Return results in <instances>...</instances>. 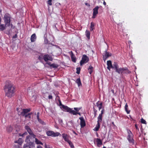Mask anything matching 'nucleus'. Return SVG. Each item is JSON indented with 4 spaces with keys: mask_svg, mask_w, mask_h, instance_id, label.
Wrapping results in <instances>:
<instances>
[{
    "mask_svg": "<svg viewBox=\"0 0 148 148\" xmlns=\"http://www.w3.org/2000/svg\"><path fill=\"white\" fill-rule=\"evenodd\" d=\"M3 89L5 96L9 98L14 96L16 91L15 86L10 80H7L5 82Z\"/></svg>",
    "mask_w": 148,
    "mask_h": 148,
    "instance_id": "f257e3e1",
    "label": "nucleus"
},
{
    "mask_svg": "<svg viewBox=\"0 0 148 148\" xmlns=\"http://www.w3.org/2000/svg\"><path fill=\"white\" fill-rule=\"evenodd\" d=\"M27 143L24 145L23 148H35L33 138L29 136H27L25 140Z\"/></svg>",
    "mask_w": 148,
    "mask_h": 148,
    "instance_id": "f03ea898",
    "label": "nucleus"
},
{
    "mask_svg": "<svg viewBox=\"0 0 148 148\" xmlns=\"http://www.w3.org/2000/svg\"><path fill=\"white\" fill-rule=\"evenodd\" d=\"M11 16L9 14L6 13L4 16L3 19L5 26H9L10 25Z\"/></svg>",
    "mask_w": 148,
    "mask_h": 148,
    "instance_id": "7ed1b4c3",
    "label": "nucleus"
},
{
    "mask_svg": "<svg viewBox=\"0 0 148 148\" xmlns=\"http://www.w3.org/2000/svg\"><path fill=\"white\" fill-rule=\"evenodd\" d=\"M127 139L130 143L132 145L134 144V141L132 138V134L131 131L129 130L128 131Z\"/></svg>",
    "mask_w": 148,
    "mask_h": 148,
    "instance_id": "20e7f679",
    "label": "nucleus"
},
{
    "mask_svg": "<svg viewBox=\"0 0 148 148\" xmlns=\"http://www.w3.org/2000/svg\"><path fill=\"white\" fill-rule=\"evenodd\" d=\"M89 61V58L88 56L85 55H83L82 60L80 62V64L81 65H82L84 63H86Z\"/></svg>",
    "mask_w": 148,
    "mask_h": 148,
    "instance_id": "39448f33",
    "label": "nucleus"
},
{
    "mask_svg": "<svg viewBox=\"0 0 148 148\" xmlns=\"http://www.w3.org/2000/svg\"><path fill=\"white\" fill-rule=\"evenodd\" d=\"M47 134L48 136L52 137H56L58 136L60 134L59 133L57 132L55 133L52 131H48L47 132Z\"/></svg>",
    "mask_w": 148,
    "mask_h": 148,
    "instance_id": "423d86ee",
    "label": "nucleus"
},
{
    "mask_svg": "<svg viewBox=\"0 0 148 148\" xmlns=\"http://www.w3.org/2000/svg\"><path fill=\"white\" fill-rule=\"evenodd\" d=\"M25 128L27 131L28 133L30 135H31L33 138H35L36 137V135L34 134L32 131L29 126L26 125L25 127Z\"/></svg>",
    "mask_w": 148,
    "mask_h": 148,
    "instance_id": "0eeeda50",
    "label": "nucleus"
},
{
    "mask_svg": "<svg viewBox=\"0 0 148 148\" xmlns=\"http://www.w3.org/2000/svg\"><path fill=\"white\" fill-rule=\"evenodd\" d=\"M105 53L103 55V60L105 61L107 58L111 56L112 54L111 53L107 52L106 51H105Z\"/></svg>",
    "mask_w": 148,
    "mask_h": 148,
    "instance_id": "6e6552de",
    "label": "nucleus"
},
{
    "mask_svg": "<svg viewBox=\"0 0 148 148\" xmlns=\"http://www.w3.org/2000/svg\"><path fill=\"white\" fill-rule=\"evenodd\" d=\"M79 119L80 120V125L81 128H83L86 125L85 121L83 117H80Z\"/></svg>",
    "mask_w": 148,
    "mask_h": 148,
    "instance_id": "1a4fd4ad",
    "label": "nucleus"
},
{
    "mask_svg": "<svg viewBox=\"0 0 148 148\" xmlns=\"http://www.w3.org/2000/svg\"><path fill=\"white\" fill-rule=\"evenodd\" d=\"M63 108L67 112H69L70 113L72 114L74 110H72V109L68 107L67 106H63Z\"/></svg>",
    "mask_w": 148,
    "mask_h": 148,
    "instance_id": "9d476101",
    "label": "nucleus"
},
{
    "mask_svg": "<svg viewBox=\"0 0 148 148\" xmlns=\"http://www.w3.org/2000/svg\"><path fill=\"white\" fill-rule=\"evenodd\" d=\"M44 60L45 61L47 62L48 60L52 61L53 58L51 56L48 54H47L44 55Z\"/></svg>",
    "mask_w": 148,
    "mask_h": 148,
    "instance_id": "9b49d317",
    "label": "nucleus"
},
{
    "mask_svg": "<svg viewBox=\"0 0 148 148\" xmlns=\"http://www.w3.org/2000/svg\"><path fill=\"white\" fill-rule=\"evenodd\" d=\"M69 53L70 54L71 58V60L72 61L75 62L76 61V59L74 54H73V52L71 51L69 52Z\"/></svg>",
    "mask_w": 148,
    "mask_h": 148,
    "instance_id": "f8f14e48",
    "label": "nucleus"
},
{
    "mask_svg": "<svg viewBox=\"0 0 148 148\" xmlns=\"http://www.w3.org/2000/svg\"><path fill=\"white\" fill-rule=\"evenodd\" d=\"M125 71V69L124 67L118 68L115 70L116 72L118 73L119 74H121V75H123V71Z\"/></svg>",
    "mask_w": 148,
    "mask_h": 148,
    "instance_id": "ddd939ff",
    "label": "nucleus"
},
{
    "mask_svg": "<svg viewBox=\"0 0 148 148\" xmlns=\"http://www.w3.org/2000/svg\"><path fill=\"white\" fill-rule=\"evenodd\" d=\"M30 111V109H23L21 114L23 116H25L26 114L29 112Z\"/></svg>",
    "mask_w": 148,
    "mask_h": 148,
    "instance_id": "4468645a",
    "label": "nucleus"
},
{
    "mask_svg": "<svg viewBox=\"0 0 148 148\" xmlns=\"http://www.w3.org/2000/svg\"><path fill=\"white\" fill-rule=\"evenodd\" d=\"M107 63L108 66L107 68L108 70L110 71V69L112 68H113L111 61L110 60L108 61Z\"/></svg>",
    "mask_w": 148,
    "mask_h": 148,
    "instance_id": "2eb2a0df",
    "label": "nucleus"
},
{
    "mask_svg": "<svg viewBox=\"0 0 148 148\" xmlns=\"http://www.w3.org/2000/svg\"><path fill=\"white\" fill-rule=\"evenodd\" d=\"M37 37L35 34H32L31 36L30 40L31 42H35L36 39Z\"/></svg>",
    "mask_w": 148,
    "mask_h": 148,
    "instance_id": "dca6fc26",
    "label": "nucleus"
},
{
    "mask_svg": "<svg viewBox=\"0 0 148 148\" xmlns=\"http://www.w3.org/2000/svg\"><path fill=\"white\" fill-rule=\"evenodd\" d=\"M62 136L64 140L67 142L69 141V136L66 134H62Z\"/></svg>",
    "mask_w": 148,
    "mask_h": 148,
    "instance_id": "f3484780",
    "label": "nucleus"
},
{
    "mask_svg": "<svg viewBox=\"0 0 148 148\" xmlns=\"http://www.w3.org/2000/svg\"><path fill=\"white\" fill-rule=\"evenodd\" d=\"M97 143V145L98 147H100L101 145L102 144V142L100 139L97 138L96 140Z\"/></svg>",
    "mask_w": 148,
    "mask_h": 148,
    "instance_id": "a211bd4d",
    "label": "nucleus"
},
{
    "mask_svg": "<svg viewBox=\"0 0 148 148\" xmlns=\"http://www.w3.org/2000/svg\"><path fill=\"white\" fill-rule=\"evenodd\" d=\"M13 130V128L11 125H8L7 126L6 130L9 133L11 132Z\"/></svg>",
    "mask_w": 148,
    "mask_h": 148,
    "instance_id": "6ab92c4d",
    "label": "nucleus"
},
{
    "mask_svg": "<svg viewBox=\"0 0 148 148\" xmlns=\"http://www.w3.org/2000/svg\"><path fill=\"white\" fill-rule=\"evenodd\" d=\"M103 116L101 114H99L97 117L98 121L97 122H101L102 121Z\"/></svg>",
    "mask_w": 148,
    "mask_h": 148,
    "instance_id": "aec40b11",
    "label": "nucleus"
},
{
    "mask_svg": "<svg viewBox=\"0 0 148 148\" xmlns=\"http://www.w3.org/2000/svg\"><path fill=\"white\" fill-rule=\"evenodd\" d=\"M100 127V122H97V124L94 130L96 131H98Z\"/></svg>",
    "mask_w": 148,
    "mask_h": 148,
    "instance_id": "412c9836",
    "label": "nucleus"
},
{
    "mask_svg": "<svg viewBox=\"0 0 148 148\" xmlns=\"http://www.w3.org/2000/svg\"><path fill=\"white\" fill-rule=\"evenodd\" d=\"M99 8V7L98 6H97L96 7L94 8L93 9V13L97 14H98V10Z\"/></svg>",
    "mask_w": 148,
    "mask_h": 148,
    "instance_id": "4be33fe9",
    "label": "nucleus"
},
{
    "mask_svg": "<svg viewBox=\"0 0 148 148\" xmlns=\"http://www.w3.org/2000/svg\"><path fill=\"white\" fill-rule=\"evenodd\" d=\"M112 66L113 68H112L114 69L115 70L119 68V65L117 62H114V63Z\"/></svg>",
    "mask_w": 148,
    "mask_h": 148,
    "instance_id": "5701e85b",
    "label": "nucleus"
},
{
    "mask_svg": "<svg viewBox=\"0 0 148 148\" xmlns=\"http://www.w3.org/2000/svg\"><path fill=\"white\" fill-rule=\"evenodd\" d=\"M95 24L93 22H92L90 23V31H92L95 29Z\"/></svg>",
    "mask_w": 148,
    "mask_h": 148,
    "instance_id": "b1692460",
    "label": "nucleus"
},
{
    "mask_svg": "<svg viewBox=\"0 0 148 148\" xmlns=\"http://www.w3.org/2000/svg\"><path fill=\"white\" fill-rule=\"evenodd\" d=\"M96 104L97 106L99 108V110H100L102 108V106L103 105V103L102 102H101L100 104H99L98 101L96 103Z\"/></svg>",
    "mask_w": 148,
    "mask_h": 148,
    "instance_id": "393cba45",
    "label": "nucleus"
},
{
    "mask_svg": "<svg viewBox=\"0 0 148 148\" xmlns=\"http://www.w3.org/2000/svg\"><path fill=\"white\" fill-rule=\"evenodd\" d=\"M88 72L90 74H91L93 72V67L91 65L90 66L88 69Z\"/></svg>",
    "mask_w": 148,
    "mask_h": 148,
    "instance_id": "a878e982",
    "label": "nucleus"
},
{
    "mask_svg": "<svg viewBox=\"0 0 148 148\" xmlns=\"http://www.w3.org/2000/svg\"><path fill=\"white\" fill-rule=\"evenodd\" d=\"M85 33L86 37L88 39H89L90 38V32L88 30H86V31Z\"/></svg>",
    "mask_w": 148,
    "mask_h": 148,
    "instance_id": "bb28decb",
    "label": "nucleus"
},
{
    "mask_svg": "<svg viewBox=\"0 0 148 148\" xmlns=\"http://www.w3.org/2000/svg\"><path fill=\"white\" fill-rule=\"evenodd\" d=\"M23 142L22 139L21 138H19L18 140L15 141V143H18L19 145H21Z\"/></svg>",
    "mask_w": 148,
    "mask_h": 148,
    "instance_id": "cd10ccee",
    "label": "nucleus"
},
{
    "mask_svg": "<svg viewBox=\"0 0 148 148\" xmlns=\"http://www.w3.org/2000/svg\"><path fill=\"white\" fill-rule=\"evenodd\" d=\"M125 71H123V74H129L131 72L128 70L127 68H124Z\"/></svg>",
    "mask_w": 148,
    "mask_h": 148,
    "instance_id": "c85d7f7f",
    "label": "nucleus"
},
{
    "mask_svg": "<svg viewBox=\"0 0 148 148\" xmlns=\"http://www.w3.org/2000/svg\"><path fill=\"white\" fill-rule=\"evenodd\" d=\"M58 66L57 64L54 63L51 64L50 65V66L52 67L53 68H57L58 67Z\"/></svg>",
    "mask_w": 148,
    "mask_h": 148,
    "instance_id": "c756f323",
    "label": "nucleus"
},
{
    "mask_svg": "<svg viewBox=\"0 0 148 148\" xmlns=\"http://www.w3.org/2000/svg\"><path fill=\"white\" fill-rule=\"evenodd\" d=\"M76 82L78 86L81 85V82L80 78H78L76 80Z\"/></svg>",
    "mask_w": 148,
    "mask_h": 148,
    "instance_id": "7c9ffc66",
    "label": "nucleus"
},
{
    "mask_svg": "<svg viewBox=\"0 0 148 148\" xmlns=\"http://www.w3.org/2000/svg\"><path fill=\"white\" fill-rule=\"evenodd\" d=\"M128 106L126 103L125 106V110L127 114H129L130 113V110H128Z\"/></svg>",
    "mask_w": 148,
    "mask_h": 148,
    "instance_id": "2f4dec72",
    "label": "nucleus"
},
{
    "mask_svg": "<svg viewBox=\"0 0 148 148\" xmlns=\"http://www.w3.org/2000/svg\"><path fill=\"white\" fill-rule=\"evenodd\" d=\"M5 26L4 24H1L0 25V29L3 31L5 29Z\"/></svg>",
    "mask_w": 148,
    "mask_h": 148,
    "instance_id": "473e14b6",
    "label": "nucleus"
},
{
    "mask_svg": "<svg viewBox=\"0 0 148 148\" xmlns=\"http://www.w3.org/2000/svg\"><path fill=\"white\" fill-rule=\"evenodd\" d=\"M35 142L37 144H42V143L36 138H35Z\"/></svg>",
    "mask_w": 148,
    "mask_h": 148,
    "instance_id": "72a5a7b5",
    "label": "nucleus"
},
{
    "mask_svg": "<svg viewBox=\"0 0 148 148\" xmlns=\"http://www.w3.org/2000/svg\"><path fill=\"white\" fill-rule=\"evenodd\" d=\"M82 108V107H79V108H74V109L75 110V111L76 112H78L79 110L81 109Z\"/></svg>",
    "mask_w": 148,
    "mask_h": 148,
    "instance_id": "f704fd0d",
    "label": "nucleus"
},
{
    "mask_svg": "<svg viewBox=\"0 0 148 148\" xmlns=\"http://www.w3.org/2000/svg\"><path fill=\"white\" fill-rule=\"evenodd\" d=\"M48 92H46L44 93L43 95V97L45 99H47L48 97Z\"/></svg>",
    "mask_w": 148,
    "mask_h": 148,
    "instance_id": "c9c22d12",
    "label": "nucleus"
},
{
    "mask_svg": "<svg viewBox=\"0 0 148 148\" xmlns=\"http://www.w3.org/2000/svg\"><path fill=\"white\" fill-rule=\"evenodd\" d=\"M72 112H73L72 114L73 115H77L78 114L79 115L81 116V114L80 112H76L74 110H73V111Z\"/></svg>",
    "mask_w": 148,
    "mask_h": 148,
    "instance_id": "e433bc0d",
    "label": "nucleus"
},
{
    "mask_svg": "<svg viewBox=\"0 0 148 148\" xmlns=\"http://www.w3.org/2000/svg\"><path fill=\"white\" fill-rule=\"evenodd\" d=\"M38 121L42 125H45V123L44 121L42 120L41 119H39L38 120Z\"/></svg>",
    "mask_w": 148,
    "mask_h": 148,
    "instance_id": "4c0bfd02",
    "label": "nucleus"
},
{
    "mask_svg": "<svg viewBox=\"0 0 148 148\" xmlns=\"http://www.w3.org/2000/svg\"><path fill=\"white\" fill-rule=\"evenodd\" d=\"M68 143L71 148H73L74 147L71 141L69 140L68 142Z\"/></svg>",
    "mask_w": 148,
    "mask_h": 148,
    "instance_id": "58836bf2",
    "label": "nucleus"
},
{
    "mask_svg": "<svg viewBox=\"0 0 148 148\" xmlns=\"http://www.w3.org/2000/svg\"><path fill=\"white\" fill-rule=\"evenodd\" d=\"M93 112H94V117H96V116L97 115V110L94 107L93 108Z\"/></svg>",
    "mask_w": 148,
    "mask_h": 148,
    "instance_id": "ea45409f",
    "label": "nucleus"
},
{
    "mask_svg": "<svg viewBox=\"0 0 148 148\" xmlns=\"http://www.w3.org/2000/svg\"><path fill=\"white\" fill-rule=\"evenodd\" d=\"M140 121H141V123H142L146 125L147 124V123L146 121H145V120L144 119H143V118H141L140 119Z\"/></svg>",
    "mask_w": 148,
    "mask_h": 148,
    "instance_id": "a19ab883",
    "label": "nucleus"
},
{
    "mask_svg": "<svg viewBox=\"0 0 148 148\" xmlns=\"http://www.w3.org/2000/svg\"><path fill=\"white\" fill-rule=\"evenodd\" d=\"M77 71L76 73L77 74H79L80 73V68L79 67L77 68L76 69Z\"/></svg>",
    "mask_w": 148,
    "mask_h": 148,
    "instance_id": "79ce46f5",
    "label": "nucleus"
},
{
    "mask_svg": "<svg viewBox=\"0 0 148 148\" xmlns=\"http://www.w3.org/2000/svg\"><path fill=\"white\" fill-rule=\"evenodd\" d=\"M38 59L40 60L41 61L44 59V56L40 55L38 56Z\"/></svg>",
    "mask_w": 148,
    "mask_h": 148,
    "instance_id": "37998d69",
    "label": "nucleus"
},
{
    "mask_svg": "<svg viewBox=\"0 0 148 148\" xmlns=\"http://www.w3.org/2000/svg\"><path fill=\"white\" fill-rule=\"evenodd\" d=\"M48 98L49 99H53V97L51 95V94H50L49 92L48 96Z\"/></svg>",
    "mask_w": 148,
    "mask_h": 148,
    "instance_id": "c03bdc74",
    "label": "nucleus"
},
{
    "mask_svg": "<svg viewBox=\"0 0 148 148\" xmlns=\"http://www.w3.org/2000/svg\"><path fill=\"white\" fill-rule=\"evenodd\" d=\"M51 1L52 0H49L47 2L48 4L50 5H52V3H51Z\"/></svg>",
    "mask_w": 148,
    "mask_h": 148,
    "instance_id": "a18cd8bd",
    "label": "nucleus"
},
{
    "mask_svg": "<svg viewBox=\"0 0 148 148\" xmlns=\"http://www.w3.org/2000/svg\"><path fill=\"white\" fill-rule=\"evenodd\" d=\"M25 117H28L29 119H30L31 118V116L29 115V114H27L25 115Z\"/></svg>",
    "mask_w": 148,
    "mask_h": 148,
    "instance_id": "49530a36",
    "label": "nucleus"
},
{
    "mask_svg": "<svg viewBox=\"0 0 148 148\" xmlns=\"http://www.w3.org/2000/svg\"><path fill=\"white\" fill-rule=\"evenodd\" d=\"M39 116H40V113L39 112H38L37 113V120L39 119Z\"/></svg>",
    "mask_w": 148,
    "mask_h": 148,
    "instance_id": "de8ad7c7",
    "label": "nucleus"
},
{
    "mask_svg": "<svg viewBox=\"0 0 148 148\" xmlns=\"http://www.w3.org/2000/svg\"><path fill=\"white\" fill-rule=\"evenodd\" d=\"M105 111L104 109H102L101 111V113L100 114H101V115H103V114L104 112Z\"/></svg>",
    "mask_w": 148,
    "mask_h": 148,
    "instance_id": "09e8293b",
    "label": "nucleus"
},
{
    "mask_svg": "<svg viewBox=\"0 0 148 148\" xmlns=\"http://www.w3.org/2000/svg\"><path fill=\"white\" fill-rule=\"evenodd\" d=\"M97 14H95L94 13H93V16H92V18H95Z\"/></svg>",
    "mask_w": 148,
    "mask_h": 148,
    "instance_id": "8fccbe9b",
    "label": "nucleus"
},
{
    "mask_svg": "<svg viewBox=\"0 0 148 148\" xmlns=\"http://www.w3.org/2000/svg\"><path fill=\"white\" fill-rule=\"evenodd\" d=\"M17 37V35L16 34H15L14 36H13V38L15 39Z\"/></svg>",
    "mask_w": 148,
    "mask_h": 148,
    "instance_id": "3c124183",
    "label": "nucleus"
},
{
    "mask_svg": "<svg viewBox=\"0 0 148 148\" xmlns=\"http://www.w3.org/2000/svg\"><path fill=\"white\" fill-rule=\"evenodd\" d=\"M135 126L136 129L139 130V129L138 128V125L137 124H135Z\"/></svg>",
    "mask_w": 148,
    "mask_h": 148,
    "instance_id": "603ef678",
    "label": "nucleus"
},
{
    "mask_svg": "<svg viewBox=\"0 0 148 148\" xmlns=\"http://www.w3.org/2000/svg\"><path fill=\"white\" fill-rule=\"evenodd\" d=\"M85 5H87V6H90V4L88 3H85Z\"/></svg>",
    "mask_w": 148,
    "mask_h": 148,
    "instance_id": "864d4df0",
    "label": "nucleus"
},
{
    "mask_svg": "<svg viewBox=\"0 0 148 148\" xmlns=\"http://www.w3.org/2000/svg\"><path fill=\"white\" fill-rule=\"evenodd\" d=\"M15 148H20V147H19V145H18L16 146H15Z\"/></svg>",
    "mask_w": 148,
    "mask_h": 148,
    "instance_id": "5fc2aeb1",
    "label": "nucleus"
},
{
    "mask_svg": "<svg viewBox=\"0 0 148 148\" xmlns=\"http://www.w3.org/2000/svg\"><path fill=\"white\" fill-rule=\"evenodd\" d=\"M27 134V133L26 132V133H24L22 135H21V136H24L26 134Z\"/></svg>",
    "mask_w": 148,
    "mask_h": 148,
    "instance_id": "6e6d98bb",
    "label": "nucleus"
},
{
    "mask_svg": "<svg viewBox=\"0 0 148 148\" xmlns=\"http://www.w3.org/2000/svg\"><path fill=\"white\" fill-rule=\"evenodd\" d=\"M112 124L114 126H115V124H114V122H112Z\"/></svg>",
    "mask_w": 148,
    "mask_h": 148,
    "instance_id": "4d7b16f0",
    "label": "nucleus"
},
{
    "mask_svg": "<svg viewBox=\"0 0 148 148\" xmlns=\"http://www.w3.org/2000/svg\"><path fill=\"white\" fill-rule=\"evenodd\" d=\"M103 4L104 5H106V3L105 2V1H104L103 2Z\"/></svg>",
    "mask_w": 148,
    "mask_h": 148,
    "instance_id": "13d9d810",
    "label": "nucleus"
},
{
    "mask_svg": "<svg viewBox=\"0 0 148 148\" xmlns=\"http://www.w3.org/2000/svg\"><path fill=\"white\" fill-rule=\"evenodd\" d=\"M32 112L30 113H28V114H29V115H30L31 116V115L32 114Z\"/></svg>",
    "mask_w": 148,
    "mask_h": 148,
    "instance_id": "bf43d9fd",
    "label": "nucleus"
},
{
    "mask_svg": "<svg viewBox=\"0 0 148 148\" xmlns=\"http://www.w3.org/2000/svg\"><path fill=\"white\" fill-rule=\"evenodd\" d=\"M50 66V65L51 64L50 62H48L47 63Z\"/></svg>",
    "mask_w": 148,
    "mask_h": 148,
    "instance_id": "052dcab7",
    "label": "nucleus"
},
{
    "mask_svg": "<svg viewBox=\"0 0 148 148\" xmlns=\"http://www.w3.org/2000/svg\"><path fill=\"white\" fill-rule=\"evenodd\" d=\"M73 133H74L75 134L77 135V134H76V133L75 131H73Z\"/></svg>",
    "mask_w": 148,
    "mask_h": 148,
    "instance_id": "680f3d73",
    "label": "nucleus"
},
{
    "mask_svg": "<svg viewBox=\"0 0 148 148\" xmlns=\"http://www.w3.org/2000/svg\"><path fill=\"white\" fill-rule=\"evenodd\" d=\"M1 17L0 16V24L1 23Z\"/></svg>",
    "mask_w": 148,
    "mask_h": 148,
    "instance_id": "e2e57ef3",
    "label": "nucleus"
},
{
    "mask_svg": "<svg viewBox=\"0 0 148 148\" xmlns=\"http://www.w3.org/2000/svg\"><path fill=\"white\" fill-rule=\"evenodd\" d=\"M102 148H106V147L105 146H103V147Z\"/></svg>",
    "mask_w": 148,
    "mask_h": 148,
    "instance_id": "0e129e2a",
    "label": "nucleus"
},
{
    "mask_svg": "<svg viewBox=\"0 0 148 148\" xmlns=\"http://www.w3.org/2000/svg\"><path fill=\"white\" fill-rule=\"evenodd\" d=\"M1 12V10L0 9V12Z\"/></svg>",
    "mask_w": 148,
    "mask_h": 148,
    "instance_id": "69168bd1",
    "label": "nucleus"
},
{
    "mask_svg": "<svg viewBox=\"0 0 148 148\" xmlns=\"http://www.w3.org/2000/svg\"><path fill=\"white\" fill-rule=\"evenodd\" d=\"M97 135H98V134L97 133Z\"/></svg>",
    "mask_w": 148,
    "mask_h": 148,
    "instance_id": "338daca9",
    "label": "nucleus"
},
{
    "mask_svg": "<svg viewBox=\"0 0 148 148\" xmlns=\"http://www.w3.org/2000/svg\"><path fill=\"white\" fill-rule=\"evenodd\" d=\"M97 135H98V134L97 133Z\"/></svg>",
    "mask_w": 148,
    "mask_h": 148,
    "instance_id": "774afa93",
    "label": "nucleus"
}]
</instances>
